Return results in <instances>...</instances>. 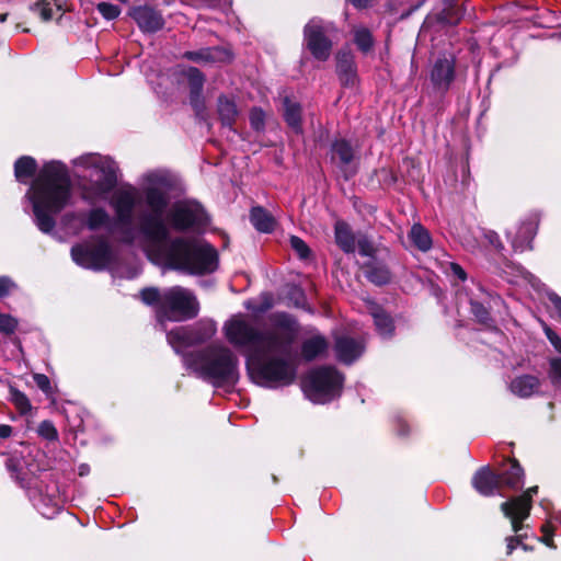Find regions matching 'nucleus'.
Segmentation results:
<instances>
[{
	"label": "nucleus",
	"instance_id": "obj_1",
	"mask_svg": "<svg viewBox=\"0 0 561 561\" xmlns=\"http://www.w3.org/2000/svg\"><path fill=\"white\" fill-rule=\"evenodd\" d=\"M147 209L138 214L133 226V213L139 201V192L128 185L116 190L110 199L115 211L122 241L139 244L150 256L168 267L188 274L213 273L218 265L216 250L194 238H171L170 231L195 230L207 222L203 206L195 201L175 203L168 211V194L154 186L144 191Z\"/></svg>",
	"mask_w": 561,
	"mask_h": 561
},
{
	"label": "nucleus",
	"instance_id": "obj_2",
	"mask_svg": "<svg viewBox=\"0 0 561 561\" xmlns=\"http://www.w3.org/2000/svg\"><path fill=\"white\" fill-rule=\"evenodd\" d=\"M271 327L260 331L244 316L231 318L224 327L226 339L234 347L245 350V366L253 382L266 388L294 382L297 367L291 346L298 335V323L287 313H275Z\"/></svg>",
	"mask_w": 561,
	"mask_h": 561
},
{
	"label": "nucleus",
	"instance_id": "obj_3",
	"mask_svg": "<svg viewBox=\"0 0 561 561\" xmlns=\"http://www.w3.org/2000/svg\"><path fill=\"white\" fill-rule=\"evenodd\" d=\"M71 195L67 168L56 161L46 163L26 193L33 206L35 224L42 232L54 230V216L69 204Z\"/></svg>",
	"mask_w": 561,
	"mask_h": 561
},
{
	"label": "nucleus",
	"instance_id": "obj_4",
	"mask_svg": "<svg viewBox=\"0 0 561 561\" xmlns=\"http://www.w3.org/2000/svg\"><path fill=\"white\" fill-rule=\"evenodd\" d=\"M184 364L214 387L234 386L240 378L238 356L222 344L185 355Z\"/></svg>",
	"mask_w": 561,
	"mask_h": 561
},
{
	"label": "nucleus",
	"instance_id": "obj_5",
	"mask_svg": "<svg viewBox=\"0 0 561 561\" xmlns=\"http://www.w3.org/2000/svg\"><path fill=\"white\" fill-rule=\"evenodd\" d=\"M73 164L82 168L79 176L85 180L81 187L82 199L90 204L106 199L117 183L116 163L108 157L87 153L75 159Z\"/></svg>",
	"mask_w": 561,
	"mask_h": 561
},
{
	"label": "nucleus",
	"instance_id": "obj_6",
	"mask_svg": "<svg viewBox=\"0 0 561 561\" xmlns=\"http://www.w3.org/2000/svg\"><path fill=\"white\" fill-rule=\"evenodd\" d=\"M343 376L331 366L312 369L302 380L305 396L313 403H327L341 394Z\"/></svg>",
	"mask_w": 561,
	"mask_h": 561
},
{
	"label": "nucleus",
	"instance_id": "obj_7",
	"mask_svg": "<svg viewBox=\"0 0 561 561\" xmlns=\"http://www.w3.org/2000/svg\"><path fill=\"white\" fill-rule=\"evenodd\" d=\"M199 312V302L194 293L181 286L163 290L162 309L157 311L161 325L165 321H184L195 318Z\"/></svg>",
	"mask_w": 561,
	"mask_h": 561
},
{
	"label": "nucleus",
	"instance_id": "obj_8",
	"mask_svg": "<svg viewBox=\"0 0 561 561\" xmlns=\"http://www.w3.org/2000/svg\"><path fill=\"white\" fill-rule=\"evenodd\" d=\"M217 332L216 323L209 319H202L192 325L178 327L167 334L169 344L176 353L183 347L203 344L209 341Z\"/></svg>",
	"mask_w": 561,
	"mask_h": 561
},
{
	"label": "nucleus",
	"instance_id": "obj_9",
	"mask_svg": "<svg viewBox=\"0 0 561 561\" xmlns=\"http://www.w3.org/2000/svg\"><path fill=\"white\" fill-rule=\"evenodd\" d=\"M71 257L80 266L90 270H102L111 261L108 243L100 239L95 243L83 242L71 248Z\"/></svg>",
	"mask_w": 561,
	"mask_h": 561
},
{
	"label": "nucleus",
	"instance_id": "obj_10",
	"mask_svg": "<svg viewBox=\"0 0 561 561\" xmlns=\"http://www.w3.org/2000/svg\"><path fill=\"white\" fill-rule=\"evenodd\" d=\"M330 24L320 19L310 20L304 28V39L311 55L321 61L331 56L332 41L328 36Z\"/></svg>",
	"mask_w": 561,
	"mask_h": 561
},
{
	"label": "nucleus",
	"instance_id": "obj_11",
	"mask_svg": "<svg viewBox=\"0 0 561 561\" xmlns=\"http://www.w3.org/2000/svg\"><path fill=\"white\" fill-rule=\"evenodd\" d=\"M537 491V486L529 488L524 494L501 504L502 512L511 519L514 533L518 534L524 528L523 520L530 514L531 497Z\"/></svg>",
	"mask_w": 561,
	"mask_h": 561
},
{
	"label": "nucleus",
	"instance_id": "obj_12",
	"mask_svg": "<svg viewBox=\"0 0 561 561\" xmlns=\"http://www.w3.org/2000/svg\"><path fill=\"white\" fill-rule=\"evenodd\" d=\"M330 162L345 180L357 173V157L352 145L345 139H336L330 148Z\"/></svg>",
	"mask_w": 561,
	"mask_h": 561
},
{
	"label": "nucleus",
	"instance_id": "obj_13",
	"mask_svg": "<svg viewBox=\"0 0 561 561\" xmlns=\"http://www.w3.org/2000/svg\"><path fill=\"white\" fill-rule=\"evenodd\" d=\"M456 77V58L451 54L438 56L431 68L430 79L436 91L445 93Z\"/></svg>",
	"mask_w": 561,
	"mask_h": 561
},
{
	"label": "nucleus",
	"instance_id": "obj_14",
	"mask_svg": "<svg viewBox=\"0 0 561 561\" xmlns=\"http://www.w3.org/2000/svg\"><path fill=\"white\" fill-rule=\"evenodd\" d=\"M129 15L144 32L154 33L161 30L164 24L162 15L157 10L147 5L133 8Z\"/></svg>",
	"mask_w": 561,
	"mask_h": 561
},
{
	"label": "nucleus",
	"instance_id": "obj_15",
	"mask_svg": "<svg viewBox=\"0 0 561 561\" xmlns=\"http://www.w3.org/2000/svg\"><path fill=\"white\" fill-rule=\"evenodd\" d=\"M334 351L340 362L350 365L363 354L364 344L346 335L337 336L335 339Z\"/></svg>",
	"mask_w": 561,
	"mask_h": 561
},
{
	"label": "nucleus",
	"instance_id": "obj_16",
	"mask_svg": "<svg viewBox=\"0 0 561 561\" xmlns=\"http://www.w3.org/2000/svg\"><path fill=\"white\" fill-rule=\"evenodd\" d=\"M472 485L481 495L491 496L501 489L500 477L489 467H482L474 473Z\"/></svg>",
	"mask_w": 561,
	"mask_h": 561
},
{
	"label": "nucleus",
	"instance_id": "obj_17",
	"mask_svg": "<svg viewBox=\"0 0 561 561\" xmlns=\"http://www.w3.org/2000/svg\"><path fill=\"white\" fill-rule=\"evenodd\" d=\"M336 72L344 87H354L357 82L354 56L350 51H340L336 56Z\"/></svg>",
	"mask_w": 561,
	"mask_h": 561
},
{
	"label": "nucleus",
	"instance_id": "obj_18",
	"mask_svg": "<svg viewBox=\"0 0 561 561\" xmlns=\"http://www.w3.org/2000/svg\"><path fill=\"white\" fill-rule=\"evenodd\" d=\"M538 227L537 217H529L523 221L512 239V245L515 251L524 252L531 249V241L536 236Z\"/></svg>",
	"mask_w": 561,
	"mask_h": 561
},
{
	"label": "nucleus",
	"instance_id": "obj_19",
	"mask_svg": "<svg viewBox=\"0 0 561 561\" xmlns=\"http://www.w3.org/2000/svg\"><path fill=\"white\" fill-rule=\"evenodd\" d=\"M501 488L503 485L515 490L523 484L524 472L519 463L514 459H508L504 465L500 473Z\"/></svg>",
	"mask_w": 561,
	"mask_h": 561
},
{
	"label": "nucleus",
	"instance_id": "obj_20",
	"mask_svg": "<svg viewBox=\"0 0 561 561\" xmlns=\"http://www.w3.org/2000/svg\"><path fill=\"white\" fill-rule=\"evenodd\" d=\"M539 387V379L533 375L518 376L510 383V390L520 398H529L538 391Z\"/></svg>",
	"mask_w": 561,
	"mask_h": 561
},
{
	"label": "nucleus",
	"instance_id": "obj_21",
	"mask_svg": "<svg viewBox=\"0 0 561 561\" xmlns=\"http://www.w3.org/2000/svg\"><path fill=\"white\" fill-rule=\"evenodd\" d=\"M335 242L345 253H353L356 249L355 236L344 221H336L334 226Z\"/></svg>",
	"mask_w": 561,
	"mask_h": 561
},
{
	"label": "nucleus",
	"instance_id": "obj_22",
	"mask_svg": "<svg viewBox=\"0 0 561 561\" xmlns=\"http://www.w3.org/2000/svg\"><path fill=\"white\" fill-rule=\"evenodd\" d=\"M364 268L366 278L375 285H386L391 279V273L383 263L371 261L366 263Z\"/></svg>",
	"mask_w": 561,
	"mask_h": 561
},
{
	"label": "nucleus",
	"instance_id": "obj_23",
	"mask_svg": "<svg viewBox=\"0 0 561 561\" xmlns=\"http://www.w3.org/2000/svg\"><path fill=\"white\" fill-rule=\"evenodd\" d=\"M412 244L421 252H428L433 247L430 231L421 224H414L408 234Z\"/></svg>",
	"mask_w": 561,
	"mask_h": 561
},
{
	"label": "nucleus",
	"instance_id": "obj_24",
	"mask_svg": "<svg viewBox=\"0 0 561 561\" xmlns=\"http://www.w3.org/2000/svg\"><path fill=\"white\" fill-rule=\"evenodd\" d=\"M250 220L254 228L260 232H272L275 227L274 217L261 206H256L251 209Z\"/></svg>",
	"mask_w": 561,
	"mask_h": 561
},
{
	"label": "nucleus",
	"instance_id": "obj_25",
	"mask_svg": "<svg viewBox=\"0 0 561 561\" xmlns=\"http://www.w3.org/2000/svg\"><path fill=\"white\" fill-rule=\"evenodd\" d=\"M37 169V163L34 158L23 156L14 163V175L20 183H28V180L34 176Z\"/></svg>",
	"mask_w": 561,
	"mask_h": 561
},
{
	"label": "nucleus",
	"instance_id": "obj_26",
	"mask_svg": "<svg viewBox=\"0 0 561 561\" xmlns=\"http://www.w3.org/2000/svg\"><path fill=\"white\" fill-rule=\"evenodd\" d=\"M328 348V342L322 335H314L304 341L301 354L306 360H312Z\"/></svg>",
	"mask_w": 561,
	"mask_h": 561
},
{
	"label": "nucleus",
	"instance_id": "obj_27",
	"mask_svg": "<svg viewBox=\"0 0 561 561\" xmlns=\"http://www.w3.org/2000/svg\"><path fill=\"white\" fill-rule=\"evenodd\" d=\"M217 111L225 126L230 127L238 116V108L234 100L226 95H220L218 98Z\"/></svg>",
	"mask_w": 561,
	"mask_h": 561
},
{
	"label": "nucleus",
	"instance_id": "obj_28",
	"mask_svg": "<svg viewBox=\"0 0 561 561\" xmlns=\"http://www.w3.org/2000/svg\"><path fill=\"white\" fill-rule=\"evenodd\" d=\"M284 117L293 130L296 133L301 131V107L289 98L284 99Z\"/></svg>",
	"mask_w": 561,
	"mask_h": 561
},
{
	"label": "nucleus",
	"instance_id": "obj_29",
	"mask_svg": "<svg viewBox=\"0 0 561 561\" xmlns=\"http://www.w3.org/2000/svg\"><path fill=\"white\" fill-rule=\"evenodd\" d=\"M371 316L374 318L377 332L383 337L391 336L394 330L392 319L379 307H374L371 309Z\"/></svg>",
	"mask_w": 561,
	"mask_h": 561
},
{
	"label": "nucleus",
	"instance_id": "obj_30",
	"mask_svg": "<svg viewBox=\"0 0 561 561\" xmlns=\"http://www.w3.org/2000/svg\"><path fill=\"white\" fill-rule=\"evenodd\" d=\"M354 34V43L357 48L367 54L371 50L374 46V38L370 31L364 26H356L353 28Z\"/></svg>",
	"mask_w": 561,
	"mask_h": 561
},
{
	"label": "nucleus",
	"instance_id": "obj_31",
	"mask_svg": "<svg viewBox=\"0 0 561 561\" xmlns=\"http://www.w3.org/2000/svg\"><path fill=\"white\" fill-rule=\"evenodd\" d=\"M110 221V215L103 208H92L87 215V226L90 230L107 227Z\"/></svg>",
	"mask_w": 561,
	"mask_h": 561
},
{
	"label": "nucleus",
	"instance_id": "obj_32",
	"mask_svg": "<svg viewBox=\"0 0 561 561\" xmlns=\"http://www.w3.org/2000/svg\"><path fill=\"white\" fill-rule=\"evenodd\" d=\"M218 48H204L196 51H186L184 57L195 62L216 61L219 58Z\"/></svg>",
	"mask_w": 561,
	"mask_h": 561
},
{
	"label": "nucleus",
	"instance_id": "obj_33",
	"mask_svg": "<svg viewBox=\"0 0 561 561\" xmlns=\"http://www.w3.org/2000/svg\"><path fill=\"white\" fill-rule=\"evenodd\" d=\"M10 401L22 415L27 414L32 409L28 398L22 391L13 387L10 388Z\"/></svg>",
	"mask_w": 561,
	"mask_h": 561
},
{
	"label": "nucleus",
	"instance_id": "obj_34",
	"mask_svg": "<svg viewBox=\"0 0 561 561\" xmlns=\"http://www.w3.org/2000/svg\"><path fill=\"white\" fill-rule=\"evenodd\" d=\"M141 300L149 306H156L157 311L162 309V296L163 291H160L158 288L149 287L145 288L140 293Z\"/></svg>",
	"mask_w": 561,
	"mask_h": 561
},
{
	"label": "nucleus",
	"instance_id": "obj_35",
	"mask_svg": "<svg viewBox=\"0 0 561 561\" xmlns=\"http://www.w3.org/2000/svg\"><path fill=\"white\" fill-rule=\"evenodd\" d=\"M470 306L471 312L478 322L484 325H489L491 323L492 319L490 317L489 309L483 305V302L471 299Z\"/></svg>",
	"mask_w": 561,
	"mask_h": 561
},
{
	"label": "nucleus",
	"instance_id": "obj_36",
	"mask_svg": "<svg viewBox=\"0 0 561 561\" xmlns=\"http://www.w3.org/2000/svg\"><path fill=\"white\" fill-rule=\"evenodd\" d=\"M186 77L190 83L191 91L193 92V94H196L198 96V93L203 91L204 85L203 73L197 68L191 67L186 71Z\"/></svg>",
	"mask_w": 561,
	"mask_h": 561
},
{
	"label": "nucleus",
	"instance_id": "obj_37",
	"mask_svg": "<svg viewBox=\"0 0 561 561\" xmlns=\"http://www.w3.org/2000/svg\"><path fill=\"white\" fill-rule=\"evenodd\" d=\"M54 4L60 9L61 5L58 0H54ZM38 12L43 21H49L53 18V9L49 0H38L33 8Z\"/></svg>",
	"mask_w": 561,
	"mask_h": 561
},
{
	"label": "nucleus",
	"instance_id": "obj_38",
	"mask_svg": "<svg viewBox=\"0 0 561 561\" xmlns=\"http://www.w3.org/2000/svg\"><path fill=\"white\" fill-rule=\"evenodd\" d=\"M19 322L11 314L0 313V333L11 335L18 329Z\"/></svg>",
	"mask_w": 561,
	"mask_h": 561
},
{
	"label": "nucleus",
	"instance_id": "obj_39",
	"mask_svg": "<svg viewBox=\"0 0 561 561\" xmlns=\"http://www.w3.org/2000/svg\"><path fill=\"white\" fill-rule=\"evenodd\" d=\"M96 9L106 20H114L121 14V8L108 2L98 3Z\"/></svg>",
	"mask_w": 561,
	"mask_h": 561
},
{
	"label": "nucleus",
	"instance_id": "obj_40",
	"mask_svg": "<svg viewBox=\"0 0 561 561\" xmlns=\"http://www.w3.org/2000/svg\"><path fill=\"white\" fill-rule=\"evenodd\" d=\"M290 247L297 253L299 259L306 260L310 256V249L307 243L299 237H290Z\"/></svg>",
	"mask_w": 561,
	"mask_h": 561
},
{
	"label": "nucleus",
	"instance_id": "obj_41",
	"mask_svg": "<svg viewBox=\"0 0 561 561\" xmlns=\"http://www.w3.org/2000/svg\"><path fill=\"white\" fill-rule=\"evenodd\" d=\"M250 124L255 130H262L265 124V114L261 108L254 107L250 112Z\"/></svg>",
	"mask_w": 561,
	"mask_h": 561
},
{
	"label": "nucleus",
	"instance_id": "obj_42",
	"mask_svg": "<svg viewBox=\"0 0 561 561\" xmlns=\"http://www.w3.org/2000/svg\"><path fill=\"white\" fill-rule=\"evenodd\" d=\"M38 434L48 440H56L58 438V432L49 421H43L39 424Z\"/></svg>",
	"mask_w": 561,
	"mask_h": 561
},
{
	"label": "nucleus",
	"instance_id": "obj_43",
	"mask_svg": "<svg viewBox=\"0 0 561 561\" xmlns=\"http://www.w3.org/2000/svg\"><path fill=\"white\" fill-rule=\"evenodd\" d=\"M451 2L453 0H445L447 8L439 15L443 23L456 24L460 20V15L458 13L455 15L450 13Z\"/></svg>",
	"mask_w": 561,
	"mask_h": 561
},
{
	"label": "nucleus",
	"instance_id": "obj_44",
	"mask_svg": "<svg viewBox=\"0 0 561 561\" xmlns=\"http://www.w3.org/2000/svg\"><path fill=\"white\" fill-rule=\"evenodd\" d=\"M356 245L359 254L363 256H371L375 252L373 243L366 237L359 238Z\"/></svg>",
	"mask_w": 561,
	"mask_h": 561
},
{
	"label": "nucleus",
	"instance_id": "obj_45",
	"mask_svg": "<svg viewBox=\"0 0 561 561\" xmlns=\"http://www.w3.org/2000/svg\"><path fill=\"white\" fill-rule=\"evenodd\" d=\"M33 379L36 386L46 394L51 392V385L49 378L44 374H34Z\"/></svg>",
	"mask_w": 561,
	"mask_h": 561
},
{
	"label": "nucleus",
	"instance_id": "obj_46",
	"mask_svg": "<svg viewBox=\"0 0 561 561\" xmlns=\"http://www.w3.org/2000/svg\"><path fill=\"white\" fill-rule=\"evenodd\" d=\"M550 378L553 383L561 382V358L550 360Z\"/></svg>",
	"mask_w": 561,
	"mask_h": 561
},
{
	"label": "nucleus",
	"instance_id": "obj_47",
	"mask_svg": "<svg viewBox=\"0 0 561 561\" xmlns=\"http://www.w3.org/2000/svg\"><path fill=\"white\" fill-rule=\"evenodd\" d=\"M483 236L485 240L489 242V244L492 245L494 249L499 251L503 249V244L500 240V237L495 231L486 230L483 232Z\"/></svg>",
	"mask_w": 561,
	"mask_h": 561
},
{
	"label": "nucleus",
	"instance_id": "obj_48",
	"mask_svg": "<svg viewBox=\"0 0 561 561\" xmlns=\"http://www.w3.org/2000/svg\"><path fill=\"white\" fill-rule=\"evenodd\" d=\"M545 333L549 342L553 345V347L561 353V337L550 328H545Z\"/></svg>",
	"mask_w": 561,
	"mask_h": 561
},
{
	"label": "nucleus",
	"instance_id": "obj_49",
	"mask_svg": "<svg viewBox=\"0 0 561 561\" xmlns=\"http://www.w3.org/2000/svg\"><path fill=\"white\" fill-rule=\"evenodd\" d=\"M541 531L543 533L542 538L540 539L542 542H545L550 548H556L553 540H552V527L549 523L541 526Z\"/></svg>",
	"mask_w": 561,
	"mask_h": 561
},
{
	"label": "nucleus",
	"instance_id": "obj_50",
	"mask_svg": "<svg viewBox=\"0 0 561 561\" xmlns=\"http://www.w3.org/2000/svg\"><path fill=\"white\" fill-rule=\"evenodd\" d=\"M15 284L7 276H0V298L7 296Z\"/></svg>",
	"mask_w": 561,
	"mask_h": 561
},
{
	"label": "nucleus",
	"instance_id": "obj_51",
	"mask_svg": "<svg viewBox=\"0 0 561 561\" xmlns=\"http://www.w3.org/2000/svg\"><path fill=\"white\" fill-rule=\"evenodd\" d=\"M525 537H526V535H523V534H518L517 536H514V537H507L506 538L507 554H511L518 545H522V539Z\"/></svg>",
	"mask_w": 561,
	"mask_h": 561
},
{
	"label": "nucleus",
	"instance_id": "obj_52",
	"mask_svg": "<svg viewBox=\"0 0 561 561\" xmlns=\"http://www.w3.org/2000/svg\"><path fill=\"white\" fill-rule=\"evenodd\" d=\"M449 271L451 275L457 277L459 280L465 282L467 279L466 271L458 263H450Z\"/></svg>",
	"mask_w": 561,
	"mask_h": 561
},
{
	"label": "nucleus",
	"instance_id": "obj_53",
	"mask_svg": "<svg viewBox=\"0 0 561 561\" xmlns=\"http://www.w3.org/2000/svg\"><path fill=\"white\" fill-rule=\"evenodd\" d=\"M291 297L295 299V306L304 307L305 306V294L299 287H293L290 290Z\"/></svg>",
	"mask_w": 561,
	"mask_h": 561
},
{
	"label": "nucleus",
	"instance_id": "obj_54",
	"mask_svg": "<svg viewBox=\"0 0 561 561\" xmlns=\"http://www.w3.org/2000/svg\"><path fill=\"white\" fill-rule=\"evenodd\" d=\"M190 102L197 113H199L201 111L204 110V101L202 98V92H199L198 96H197L196 94H193V92L191 91Z\"/></svg>",
	"mask_w": 561,
	"mask_h": 561
},
{
	"label": "nucleus",
	"instance_id": "obj_55",
	"mask_svg": "<svg viewBox=\"0 0 561 561\" xmlns=\"http://www.w3.org/2000/svg\"><path fill=\"white\" fill-rule=\"evenodd\" d=\"M548 299L550 300V302L556 308V310L558 312V317H559V319L561 321V297L558 296L556 293L551 291V293L548 294Z\"/></svg>",
	"mask_w": 561,
	"mask_h": 561
},
{
	"label": "nucleus",
	"instance_id": "obj_56",
	"mask_svg": "<svg viewBox=\"0 0 561 561\" xmlns=\"http://www.w3.org/2000/svg\"><path fill=\"white\" fill-rule=\"evenodd\" d=\"M479 289H480V291H481L482 294H484V295H485V299H484V300H488V302H491V301H493L494 304L502 302V299H501V297H500V296H497V295H493V294H491V293H489V291H485V290L483 289V287H479Z\"/></svg>",
	"mask_w": 561,
	"mask_h": 561
},
{
	"label": "nucleus",
	"instance_id": "obj_57",
	"mask_svg": "<svg viewBox=\"0 0 561 561\" xmlns=\"http://www.w3.org/2000/svg\"><path fill=\"white\" fill-rule=\"evenodd\" d=\"M12 434V427L10 425H0V438H8Z\"/></svg>",
	"mask_w": 561,
	"mask_h": 561
},
{
	"label": "nucleus",
	"instance_id": "obj_58",
	"mask_svg": "<svg viewBox=\"0 0 561 561\" xmlns=\"http://www.w3.org/2000/svg\"><path fill=\"white\" fill-rule=\"evenodd\" d=\"M89 471H90V468L85 463L80 465L78 468L79 476H81V477L88 474Z\"/></svg>",
	"mask_w": 561,
	"mask_h": 561
},
{
	"label": "nucleus",
	"instance_id": "obj_59",
	"mask_svg": "<svg viewBox=\"0 0 561 561\" xmlns=\"http://www.w3.org/2000/svg\"><path fill=\"white\" fill-rule=\"evenodd\" d=\"M346 1L352 3L356 8H363L367 3V0H346Z\"/></svg>",
	"mask_w": 561,
	"mask_h": 561
},
{
	"label": "nucleus",
	"instance_id": "obj_60",
	"mask_svg": "<svg viewBox=\"0 0 561 561\" xmlns=\"http://www.w3.org/2000/svg\"><path fill=\"white\" fill-rule=\"evenodd\" d=\"M465 245H466L468 249L473 250V249L476 248V242H467Z\"/></svg>",
	"mask_w": 561,
	"mask_h": 561
},
{
	"label": "nucleus",
	"instance_id": "obj_61",
	"mask_svg": "<svg viewBox=\"0 0 561 561\" xmlns=\"http://www.w3.org/2000/svg\"><path fill=\"white\" fill-rule=\"evenodd\" d=\"M5 14H0V22H4L5 21Z\"/></svg>",
	"mask_w": 561,
	"mask_h": 561
},
{
	"label": "nucleus",
	"instance_id": "obj_62",
	"mask_svg": "<svg viewBox=\"0 0 561 561\" xmlns=\"http://www.w3.org/2000/svg\"><path fill=\"white\" fill-rule=\"evenodd\" d=\"M520 546L524 550H529V547L527 545L522 543Z\"/></svg>",
	"mask_w": 561,
	"mask_h": 561
},
{
	"label": "nucleus",
	"instance_id": "obj_63",
	"mask_svg": "<svg viewBox=\"0 0 561 561\" xmlns=\"http://www.w3.org/2000/svg\"><path fill=\"white\" fill-rule=\"evenodd\" d=\"M559 522L561 523V515L558 517Z\"/></svg>",
	"mask_w": 561,
	"mask_h": 561
}]
</instances>
